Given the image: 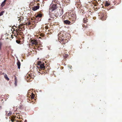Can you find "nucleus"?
Segmentation results:
<instances>
[{
  "label": "nucleus",
  "instance_id": "nucleus-12",
  "mask_svg": "<svg viewBox=\"0 0 122 122\" xmlns=\"http://www.w3.org/2000/svg\"><path fill=\"white\" fill-rule=\"evenodd\" d=\"M12 114V113L11 112H10L9 113H8V116H9L10 115Z\"/></svg>",
  "mask_w": 122,
  "mask_h": 122
},
{
  "label": "nucleus",
  "instance_id": "nucleus-21",
  "mask_svg": "<svg viewBox=\"0 0 122 122\" xmlns=\"http://www.w3.org/2000/svg\"><path fill=\"white\" fill-rule=\"evenodd\" d=\"M38 72L39 73H40V72Z\"/></svg>",
  "mask_w": 122,
  "mask_h": 122
},
{
  "label": "nucleus",
  "instance_id": "nucleus-19",
  "mask_svg": "<svg viewBox=\"0 0 122 122\" xmlns=\"http://www.w3.org/2000/svg\"><path fill=\"white\" fill-rule=\"evenodd\" d=\"M62 41H63V40L62 39Z\"/></svg>",
  "mask_w": 122,
  "mask_h": 122
},
{
  "label": "nucleus",
  "instance_id": "nucleus-23",
  "mask_svg": "<svg viewBox=\"0 0 122 122\" xmlns=\"http://www.w3.org/2000/svg\"><path fill=\"white\" fill-rule=\"evenodd\" d=\"M59 34H58V36H59Z\"/></svg>",
  "mask_w": 122,
  "mask_h": 122
},
{
  "label": "nucleus",
  "instance_id": "nucleus-14",
  "mask_svg": "<svg viewBox=\"0 0 122 122\" xmlns=\"http://www.w3.org/2000/svg\"><path fill=\"white\" fill-rule=\"evenodd\" d=\"M2 45V43L1 42H0V50L1 49V47Z\"/></svg>",
  "mask_w": 122,
  "mask_h": 122
},
{
  "label": "nucleus",
  "instance_id": "nucleus-7",
  "mask_svg": "<svg viewBox=\"0 0 122 122\" xmlns=\"http://www.w3.org/2000/svg\"><path fill=\"white\" fill-rule=\"evenodd\" d=\"M5 78L7 80H9V79L7 77V75L6 74H5L4 76Z\"/></svg>",
  "mask_w": 122,
  "mask_h": 122
},
{
  "label": "nucleus",
  "instance_id": "nucleus-2",
  "mask_svg": "<svg viewBox=\"0 0 122 122\" xmlns=\"http://www.w3.org/2000/svg\"><path fill=\"white\" fill-rule=\"evenodd\" d=\"M31 43L32 44H35L36 45L37 44V41L35 40H32L31 41Z\"/></svg>",
  "mask_w": 122,
  "mask_h": 122
},
{
  "label": "nucleus",
  "instance_id": "nucleus-17",
  "mask_svg": "<svg viewBox=\"0 0 122 122\" xmlns=\"http://www.w3.org/2000/svg\"><path fill=\"white\" fill-rule=\"evenodd\" d=\"M15 85L16 86V81H15Z\"/></svg>",
  "mask_w": 122,
  "mask_h": 122
},
{
  "label": "nucleus",
  "instance_id": "nucleus-11",
  "mask_svg": "<svg viewBox=\"0 0 122 122\" xmlns=\"http://www.w3.org/2000/svg\"><path fill=\"white\" fill-rule=\"evenodd\" d=\"M4 13L3 11H2L0 13V16L2 15H3V14Z\"/></svg>",
  "mask_w": 122,
  "mask_h": 122
},
{
  "label": "nucleus",
  "instance_id": "nucleus-22",
  "mask_svg": "<svg viewBox=\"0 0 122 122\" xmlns=\"http://www.w3.org/2000/svg\"><path fill=\"white\" fill-rule=\"evenodd\" d=\"M12 121V122H13V121Z\"/></svg>",
  "mask_w": 122,
  "mask_h": 122
},
{
  "label": "nucleus",
  "instance_id": "nucleus-10",
  "mask_svg": "<svg viewBox=\"0 0 122 122\" xmlns=\"http://www.w3.org/2000/svg\"><path fill=\"white\" fill-rule=\"evenodd\" d=\"M110 4L109 3L106 2V3L105 5L106 6H108Z\"/></svg>",
  "mask_w": 122,
  "mask_h": 122
},
{
  "label": "nucleus",
  "instance_id": "nucleus-8",
  "mask_svg": "<svg viewBox=\"0 0 122 122\" xmlns=\"http://www.w3.org/2000/svg\"><path fill=\"white\" fill-rule=\"evenodd\" d=\"M41 16L42 15L41 14H39L37 15V16H36V17H41Z\"/></svg>",
  "mask_w": 122,
  "mask_h": 122
},
{
  "label": "nucleus",
  "instance_id": "nucleus-5",
  "mask_svg": "<svg viewBox=\"0 0 122 122\" xmlns=\"http://www.w3.org/2000/svg\"><path fill=\"white\" fill-rule=\"evenodd\" d=\"M17 64L18 66V68L20 69V63L19 61H18L17 63Z\"/></svg>",
  "mask_w": 122,
  "mask_h": 122
},
{
  "label": "nucleus",
  "instance_id": "nucleus-6",
  "mask_svg": "<svg viewBox=\"0 0 122 122\" xmlns=\"http://www.w3.org/2000/svg\"><path fill=\"white\" fill-rule=\"evenodd\" d=\"M64 22L66 24H69L70 22L68 20H65L64 21Z\"/></svg>",
  "mask_w": 122,
  "mask_h": 122
},
{
  "label": "nucleus",
  "instance_id": "nucleus-15",
  "mask_svg": "<svg viewBox=\"0 0 122 122\" xmlns=\"http://www.w3.org/2000/svg\"><path fill=\"white\" fill-rule=\"evenodd\" d=\"M41 61H39L38 62V65H40V64H41Z\"/></svg>",
  "mask_w": 122,
  "mask_h": 122
},
{
  "label": "nucleus",
  "instance_id": "nucleus-3",
  "mask_svg": "<svg viewBox=\"0 0 122 122\" xmlns=\"http://www.w3.org/2000/svg\"><path fill=\"white\" fill-rule=\"evenodd\" d=\"M39 6H34L32 8V10L34 11H36L39 8Z\"/></svg>",
  "mask_w": 122,
  "mask_h": 122
},
{
  "label": "nucleus",
  "instance_id": "nucleus-20",
  "mask_svg": "<svg viewBox=\"0 0 122 122\" xmlns=\"http://www.w3.org/2000/svg\"><path fill=\"white\" fill-rule=\"evenodd\" d=\"M34 96V95H32V97H33Z\"/></svg>",
  "mask_w": 122,
  "mask_h": 122
},
{
  "label": "nucleus",
  "instance_id": "nucleus-4",
  "mask_svg": "<svg viewBox=\"0 0 122 122\" xmlns=\"http://www.w3.org/2000/svg\"><path fill=\"white\" fill-rule=\"evenodd\" d=\"M40 67L41 69H44L45 68V66H44V64L43 63V64H41L40 65Z\"/></svg>",
  "mask_w": 122,
  "mask_h": 122
},
{
  "label": "nucleus",
  "instance_id": "nucleus-24",
  "mask_svg": "<svg viewBox=\"0 0 122 122\" xmlns=\"http://www.w3.org/2000/svg\"><path fill=\"white\" fill-rule=\"evenodd\" d=\"M20 20V19H19V20Z\"/></svg>",
  "mask_w": 122,
  "mask_h": 122
},
{
  "label": "nucleus",
  "instance_id": "nucleus-9",
  "mask_svg": "<svg viewBox=\"0 0 122 122\" xmlns=\"http://www.w3.org/2000/svg\"><path fill=\"white\" fill-rule=\"evenodd\" d=\"M5 3L2 2V3L1 4V6L2 7H3L5 5Z\"/></svg>",
  "mask_w": 122,
  "mask_h": 122
},
{
  "label": "nucleus",
  "instance_id": "nucleus-16",
  "mask_svg": "<svg viewBox=\"0 0 122 122\" xmlns=\"http://www.w3.org/2000/svg\"><path fill=\"white\" fill-rule=\"evenodd\" d=\"M6 1V0H4V1L3 2L5 3V2Z\"/></svg>",
  "mask_w": 122,
  "mask_h": 122
},
{
  "label": "nucleus",
  "instance_id": "nucleus-1",
  "mask_svg": "<svg viewBox=\"0 0 122 122\" xmlns=\"http://www.w3.org/2000/svg\"><path fill=\"white\" fill-rule=\"evenodd\" d=\"M57 8V7L56 4H51L49 8V12H51L54 11Z\"/></svg>",
  "mask_w": 122,
  "mask_h": 122
},
{
  "label": "nucleus",
  "instance_id": "nucleus-18",
  "mask_svg": "<svg viewBox=\"0 0 122 122\" xmlns=\"http://www.w3.org/2000/svg\"><path fill=\"white\" fill-rule=\"evenodd\" d=\"M25 122H27V120H25Z\"/></svg>",
  "mask_w": 122,
  "mask_h": 122
},
{
  "label": "nucleus",
  "instance_id": "nucleus-13",
  "mask_svg": "<svg viewBox=\"0 0 122 122\" xmlns=\"http://www.w3.org/2000/svg\"><path fill=\"white\" fill-rule=\"evenodd\" d=\"M61 13H60V14H58H58L59 15V16H61V15L63 14V12L62 10L61 11Z\"/></svg>",
  "mask_w": 122,
  "mask_h": 122
}]
</instances>
